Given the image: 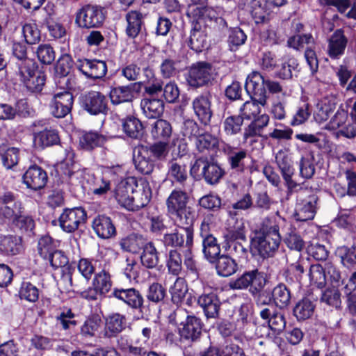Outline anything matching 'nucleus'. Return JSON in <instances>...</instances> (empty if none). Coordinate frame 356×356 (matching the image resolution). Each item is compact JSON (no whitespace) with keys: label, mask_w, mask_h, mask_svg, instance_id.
I'll use <instances>...</instances> for the list:
<instances>
[{"label":"nucleus","mask_w":356,"mask_h":356,"mask_svg":"<svg viewBox=\"0 0 356 356\" xmlns=\"http://www.w3.org/2000/svg\"><path fill=\"white\" fill-rule=\"evenodd\" d=\"M188 188H175L165 201L168 213L173 218L178 227H184L187 232V241L191 240L192 224L195 220V211L188 206L189 195Z\"/></svg>","instance_id":"1"},{"label":"nucleus","mask_w":356,"mask_h":356,"mask_svg":"<svg viewBox=\"0 0 356 356\" xmlns=\"http://www.w3.org/2000/svg\"><path fill=\"white\" fill-rule=\"evenodd\" d=\"M266 280L263 273L259 272L257 269L244 272L236 279L229 281V286L233 290H244L249 288L250 293L253 295H257L256 300L258 305H265L268 304L271 298L265 296L264 293H261L264 287Z\"/></svg>","instance_id":"2"},{"label":"nucleus","mask_w":356,"mask_h":356,"mask_svg":"<svg viewBox=\"0 0 356 356\" xmlns=\"http://www.w3.org/2000/svg\"><path fill=\"white\" fill-rule=\"evenodd\" d=\"M280 242L278 226L268 220L264 222L260 233L252 240V250H256L264 258L273 257L277 251Z\"/></svg>","instance_id":"3"},{"label":"nucleus","mask_w":356,"mask_h":356,"mask_svg":"<svg viewBox=\"0 0 356 356\" xmlns=\"http://www.w3.org/2000/svg\"><path fill=\"white\" fill-rule=\"evenodd\" d=\"M287 45L296 50H302L305 48L304 56L311 73L314 75L317 72L318 60L316 53V43L311 33L296 34L289 38Z\"/></svg>","instance_id":"4"},{"label":"nucleus","mask_w":356,"mask_h":356,"mask_svg":"<svg viewBox=\"0 0 356 356\" xmlns=\"http://www.w3.org/2000/svg\"><path fill=\"white\" fill-rule=\"evenodd\" d=\"M191 173L197 176L201 175L209 185L218 184L225 175L220 165L204 158H200L195 161L191 166Z\"/></svg>","instance_id":"5"},{"label":"nucleus","mask_w":356,"mask_h":356,"mask_svg":"<svg viewBox=\"0 0 356 356\" xmlns=\"http://www.w3.org/2000/svg\"><path fill=\"white\" fill-rule=\"evenodd\" d=\"M81 108L92 115L106 114L108 110L106 97L102 92L90 90L79 97Z\"/></svg>","instance_id":"6"},{"label":"nucleus","mask_w":356,"mask_h":356,"mask_svg":"<svg viewBox=\"0 0 356 356\" xmlns=\"http://www.w3.org/2000/svg\"><path fill=\"white\" fill-rule=\"evenodd\" d=\"M105 19L104 8L97 6L87 5L76 13L75 22L79 27L98 28Z\"/></svg>","instance_id":"7"},{"label":"nucleus","mask_w":356,"mask_h":356,"mask_svg":"<svg viewBox=\"0 0 356 356\" xmlns=\"http://www.w3.org/2000/svg\"><path fill=\"white\" fill-rule=\"evenodd\" d=\"M215 79L214 70L211 64L199 62L190 69L186 81L193 88L207 86Z\"/></svg>","instance_id":"8"},{"label":"nucleus","mask_w":356,"mask_h":356,"mask_svg":"<svg viewBox=\"0 0 356 356\" xmlns=\"http://www.w3.org/2000/svg\"><path fill=\"white\" fill-rule=\"evenodd\" d=\"M86 218V212L81 207L65 209L59 216V225L64 232L72 233L85 223Z\"/></svg>","instance_id":"9"},{"label":"nucleus","mask_w":356,"mask_h":356,"mask_svg":"<svg viewBox=\"0 0 356 356\" xmlns=\"http://www.w3.org/2000/svg\"><path fill=\"white\" fill-rule=\"evenodd\" d=\"M286 0H250V13L256 24L264 23L269 19V15L274 7L284 5Z\"/></svg>","instance_id":"10"},{"label":"nucleus","mask_w":356,"mask_h":356,"mask_svg":"<svg viewBox=\"0 0 356 356\" xmlns=\"http://www.w3.org/2000/svg\"><path fill=\"white\" fill-rule=\"evenodd\" d=\"M266 79L258 72L250 74L245 81V88L250 98H254L261 105L266 104Z\"/></svg>","instance_id":"11"},{"label":"nucleus","mask_w":356,"mask_h":356,"mask_svg":"<svg viewBox=\"0 0 356 356\" xmlns=\"http://www.w3.org/2000/svg\"><path fill=\"white\" fill-rule=\"evenodd\" d=\"M74 104V97L69 91L54 95L50 103L51 113L57 118H63L69 114Z\"/></svg>","instance_id":"12"},{"label":"nucleus","mask_w":356,"mask_h":356,"mask_svg":"<svg viewBox=\"0 0 356 356\" xmlns=\"http://www.w3.org/2000/svg\"><path fill=\"white\" fill-rule=\"evenodd\" d=\"M141 85L142 82H134L126 86L111 88L109 97L112 104L131 103L136 94L140 92Z\"/></svg>","instance_id":"13"},{"label":"nucleus","mask_w":356,"mask_h":356,"mask_svg":"<svg viewBox=\"0 0 356 356\" xmlns=\"http://www.w3.org/2000/svg\"><path fill=\"white\" fill-rule=\"evenodd\" d=\"M192 106L200 122L204 126L209 125L213 116L211 94L205 92L197 95L193 99Z\"/></svg>","instance_id":"14"},{"label":"nucleus","mask_w":356,"mask_h":356,"mask_svg":"<svg viewBox=\"0 0 356 356\" xmlns=\"http://www.w3.org/2000/svg\"><path fill=\"white\" fill-rule=\"evenodd\" d=\"M110 297L122 301L133 309L142 311L144 298L140 292L134 289L114 288Z\"/></svg>","instance_id":"15"},{"label":"nucleus","mask_w":356,"mask_h":356,"mask_svg":"<svg viewBox=\"0 0 356 356\" xmlns=\"http://www.w3.org/2000/svg\"><path fill=\"white\" fill-rule=\"evenodd\" d=\"M137 186V179L134 177H129L122 180L114 190V197L118 204L129 211L131 205L132 192H134Z\"/></svg>","instance_id":"16"},{"label":"nucleus","mask_w":356,"mask_h":356,"mask_svg":"<svg viewBox=\"0 0 356 356\" xmlns=\"http://www.w3.org/2000/svg\"><path fill=\"white\" fill-rule=\"evenodd\" d=\"M275 161L288 189L293 191L298 184L292 179L295 168L291 157L285 152L280 150L276 154Z\"/></svg>","instance_id":"17"},{"label":"nucleus","mask_w":356,"mask_h":356,"mask_svg":"<svg viewBox=\"0 0 356 356\" xmlns=\"http://www.w3.org/2000/svg\"><path fill=\"white\" fill-rule=\"evenodd\" d=\"M76 65L83 74L93 79H101L107 72L106 62L100 60H78Z\"/></svg>","instance_id":"18"},{"label":"nucleus","mask_w":356,"mask_h":356,"mask_svg":"<svg viewBox=\"0 0 356 356\" xmlns=\"http://www.w3.org/2000/svg\"><path fill=\"white\" fill-rule=\"evenodd\" d=\"M318 197L316 194H311L301 200L296 205L294 218L297 221L312 220L316 213Z\"/></svg>","instance_id":"19"},{"label":"nucleus","mask_w":356,"mask_h":356,"mask_svg":"<svg viewBox=\"0 0 356 356\" xmlns=\"http://www.w3.org/2000/svg\"><path fill=\"white\" fill-rule=\"evenodd\" d=\"M223 152L227 157V161L232 170L243 172L247 168L246 161L248 159V151L245 149L232 147L225 144Z\"/></svg>","instance_id":"20"},{"label":"nucleus","mask_w":356,"mask_h":356,"mask_svg":"<svg viewBox=\"0 0 356 356\" xmlns=\"http://www.w3.org/2000/svg\"><path fill=\"white\" fill-rule=\"evenodd\" d=\"M260 316L268 321V328L274 335H279L284 330L286 323L285 316L283 313L275 311L273 306L262 309Z\"/></svg>","instance_id":"21"},{"label":"nucleus","mask_w":356,"mask_h":356,"mask_svg":"<svg viewBox=\"0 0 356 356\" xmlns=\"http://www.w3.org/2000/svg\"><path fill=\"white\" fill-rule=\"evenodd\" d=\"M48 180L47 174L41 167L30 166L23 175V182L27 188L33 191L43 188Z\"/></svg>","instance_id":"22"},{"label":"nucleus","mask_w":356,"mask_h":356,"mask_svg":"<svg viewBox=\"0 0 356 356\" xmlns=\"http://www.w3.org/2000/svg\"><path fill=\"white\" fill-rule=\"evenodd\" d=\"M20 203L15 201L11 192H6L0 195V223L6 219L15 218L21 213Z\"/></svg>","instance_id":"23"},{"label":"nucleus","mask_w":356,"mask_h":356,"mask_svg":"<svg viewBox=\"0 0 356 356\" xmlns=\"http://www.w3.org/2000/svg\"><path fill=\"white\" fill-rule=\"evenodd\" d=\"M187 15L193 26L199 25L202 27L208 22H213V18L216 17V10L209 6L193 5L188 7Z\"/></svg>","instance_id":"24"},{"label":"nucleus","mask_w":356,"mask_h":356,"mask_svg":"<svg viewBox=\"0 0 356 356\" xmlns=\"http://www.w3.org/2000/svg\"><path fill=\"white\" fill-rule=\"evenodd\" d=\"M169 179L172 184H177L183 188H188V179L186 165L177 159H172L168 163V174Z\"/></svg>","instance_id":"25"},{"label":"nucleus","mask_w":356,"mask_h":356,"mask_svg":"<svg viewBox=\"0 0 356 356\" xmlns=\"http://www.w3.org/2000/svg\"><path fill=\"white\" fill-rule=\"evenodd\" d=\"M152 191L149 184L147 181H137V186L132 192V200L129 211H138L145 207L150 201Z\"/></svg>","instance_id":"26"},{"label":"nucleus","mask_w":356,"mask_h":356,"mask_svg":"<svg viewBox=\"0 0 356 356\" xmlns=\"http://www.w3.org/2000/svg\"><path fill=\"white\" fill-rule=\"evenodd\" d=\"M197 304L203 309L207 318H216L218 316L221 302L215 293H202L197 299Z\"/></svg>","instance_id":"27"},{"label":"nucleus","mask_w":356,"mask_h":356,"mask_svg":"<svg viewBox=\"0 0 356 356\" xmlns=\"http://www.w3.org/2000/svg\"><path fill=\"white\" fill-rule=\"evenodd\" d=\"M287 270L292 273L297 281L300 282L306 268L309 267L308 261L302 257L299 252L289 251L286 254Z\"/></svg>","instance_id":"28"},{"label":"nucleus","mask_w":356,"mask_h":356,"mask_svg":"<svg viewBox=\"0 0 356 356\" xmlns=\"http://www.w3.org/2000/svg\"><path fill=\"white\" fill-rule=\"evenodd\" d=\"M184 231L181 233L175 230L173 233L164 234L163 242L166 246L172 248H184L186 250L193 249L194 244V226L192 224V237L191 240L187 241V232L184 227H179Z\"/></svg>","instance_id":"29"},{"label":"nucleus","mask_w":356,"mask_h":356,"mask_svg":"<svg viewBox=\"0 0 356 356\" xmlns=\"http://www.w3.org/2000/svg\"><path fill=\"white\" fill-rule=\"evenodd\" d=\"M348 38L341 29H337L328 41L327 53L333 59H337L345 53Z\"/></svg>","instance_id":"30"},{"label":"nucleus","mask_w":356,"mask_h":356,"mask_svg":"<svg viewBox=\"0 0 356 356\" xmlns=\"http://www.w3.org/2000/svg\"><path fill=\"white\" fill-rule=\"evenodd\" d=\"M136 169L144 175H149L154 169V162L149 159L147 146L138 145L134 150L133 156Z\"/></svg>","instance_id":"31"},{"label":"nucleus","mask_w":356,"mask_h":356,"mask_svg":"<svg viewBox=\"0 0 356 356\" xmlns=\"http://www.w3.org/2000/svg\"><path fill=\"white\" fill-rule=\"evenodd\" d=\"M126 316L120 313H112L105 317L104 335L111 338L116 337L126 327Z\"/></svg>","instance_id":"32"},{"label":"nucleus","mask_w":356,"mask_h":356,"mask_svg":"<svg viewBox=\"0 0 356 356\" xmlns=\"http://www.w3.org/2000/svg\"><path fill=\"white\" fill-rule=\"evenodd\" d=\"M92 228L99 238L104 239L110 238L116 234L111 219L104 215L98 216L93 220Z\"/></svg>","instance_id":"33"},{"label":"nucleus","mask_w":356,"mask_h":356,"mask_svg":"<svg viewBox=\"0 0 356 356\" xmlns=\"http://www.w3.org/2000/svg\"><path fill=\"white\" fill-rule=\"evenodd\" d=\"M201 320L194 316H187L186 323L179 330L181 337L191 341L198 339L202 333Z\"/></svg>","instance_id":"34"},{"label":"nucleus","mask_w":356,"mask_h":356,"mask_svg":"<svg viewBox=\"0 0 356 356\" xmlns=\"http://www.w3.org/2000/svg\"><path fill=\"white\" fill-rule=\"evenodd\" d=\"M237 240L245 241V234L243 227L230 232V240L227 243V250L229 252L238 257H245L247 254V248Z\"/></svg>","instance_id":"35"},{"label":"nucleus","mask_w":356,"mask_h":356,"mask_svg":"<svg viewBox=\"0 0 356 356\" xmlns=\"http://www.w3.org/2000/svg\"><path fill=\"white\" fill-rule=\"evenodd\" d=\"M59 141L58 133L54 129H44L33 135V145L36 148L43 149L56 145Z\"/></svg>","instance_id":"36"},{"label":"nucleus","mask_w":356,"mask_h":356,"mask_svg":"<svg viewBox=\"0 0 356 356\" xmlns=\"http://www.w3.org/2000/svg\"><path fill=\"white\" fill-rule=\"evenodd\" d=\"M335 108L336 102L334 98L326 97L321 99L316 104V111L314 115L315 121L319 124L327 121Z\"/></svg>","instance_id":"37"},{"label":"nucleus","mask_w":356,"mask_h":356,"mask_svg":"<svg viewBox=\"0 0 356 356\" xmlns=\"http://www.w3.org/2000/svg\"><path fill=\"white\" fill-rule=\"evenodd\" d=\"M270 118L266 114H263L252 121L244 129L243 134V143H247L249 138L261 136L263 129L268 124Z\"/></svg>","instance_id":"38"},{"label":"nucleus","mask_w":356,"mask_h":356,"mask_svg":"<svg viewBox=\"0 0 356 356\" xmlns=\"http://www.w3.org/2000/svg\"><path fill=\"white\" fill-rule=\"evenodd\" d=\"M140 107L147 118H157L163 113L164 103L160 99L144 98L141 100Z\"/></svg>","instance_id":"39"},{"label":"nucleus","mask_w":356,"mask_h":356,"mask_svg":"<svg viewBox=\"0 0 356 356\" xmlns=\"http://www.w3.org/2000/svg\"><path fill=\"white\" fill-rule=\"evenodd\" d=\"M126 19L127 35L131 38H136L142 31L143 25L142 14L136 10H131L127 14Z\"/></svg>","instance_id":"40"},{"label":"nucleus","mask_w":356,"mask_h":356,"mask_svg":"<svg viewBox=\"0 0 356 356\" xmlns=\"http://www.w3.org/2000/svg\"><path fill=\"white\" fill-rule=\"evenodd\" d=\"M122 127L124 134L129 138L138 139L143 136V126L141 122L134 116H127L123 119Z\"/></svg>","instance_id":"41"},{"label":"nucleus","mask_w":356,"mask_h":356,"mask_svg":"<svg viewBox=\"0 0 356 356\" xmlns=\"http://www.w3.org/2000/svg\"><path fill=\"white\" fill-rule=\"evenodd\" d=\"M0 159L7 169H10L19 162V149L8 147L4 143L0 144Z\"/></svg>","instance_id":"42"},{"label":"nucleus","mask_w":356,"mask_h":356,"mask_svg":"<svg viewBox=\"0 0 356 356\" xmlns=\"http://www.w3.org/2000/svg\"><path fill=\"white\" fill-rule=\"evenodd\" d=\"M169 292L172 302L177 306L180 305L188 293L186 282L181 277H177L174 284L170 287Z\"/></svg>","instance_id":"43"},{"label":"nucleus","mask_w":356,"mask_h":356,"mask_svg":"<svg viewBox=\"0 0 356 356\" xmlns=\"http://www.w3.org/2000/svg\"><path fill=\"white\" fill-rule=\"evenodd\" d=\"M151 134L155 140L167 142L172 134L171 124L165 120H157L152 124Z\"/></svg>","instance_id":"44"},{"label":"nucleus","mask_w":356,"mask_h":356,"mask_svg":"<svg viewBox=\"0 0 356 356\" xmlns=\"http://www.w3.org/2000/svg\"><path fill=\"white\" fill-rule=\"evenodd\" d=\"M140 261L147 268H154L159 263V253L153 243H147L143 248Z\"/></svg>","instance_id":"45"},{"label":"nucleus","mask_w":356,"mask_h":356,"mask_svg":"<svg viewBox=\"0 0 356 356\" xmlns=\"http://www.w3.org/2000/svg\"><path fill=\"white\" fill-rule=\"evenodd\" d=\"M315 305L308 298H303L298 301L293 308V315L298 321H305L312 317L314 314Z\"/></svg>","instance_id":"46"},{"label":"nucleus","mask_w":356,"mask_h":356,"mask_svg":"<svg viewBox=\"0 0 356 356\" xmlns=\"http://www.w3.org/2000/svg\"><path fill=\"white\" fill-rule=\"evenodd\" d=\"M237 264L229 256L222 255L218 258L216 269L218 275L222 277H229L237 270Z\"/></svg>","instance_id":"47"},{"label":"nucleus","mask_w":356,"mask_h":356,"mask_svg":"<svg viewBox=\"0 0 356 356\" xmlns=\"http://www.w3.org/2000/svg\"><path fill=\"white\" fill-rule=\"evenodd\" d=\"M243 124L242 115H232L225 118L222 122V128L226 135L232 136L241 132Z\"/></svg>","instance_id":"48"},{"label":"nucleus","mask_w":356,"mask_h":356,"mask_svg":"<svg viewBox=\"0 0 356 356\" xmlns=\"http://www.w3.org/2000/svg\"><path fill=\"white\" fill-rule=\"evenodd\" d=\"M106 139L102 135L93 131L83 134L79 140L81 147L86 150H92L104 144Z\"/></svg>","instance_id":"49"},{"label":"nucleus","mask_w":356,"mask_h":356,"mask_svg":"<svg viewBox=\"0 0 356 356\" xmlns=\"http://www.w3.org/2000/svg\"><path fill=\"white\" fill-rule=\"evenodd\" d=\"M207 35L199 25L193 27L190 40L189 46L196 52H200L207 46Z\"/></svg>","instance_id":"50"},{"label":"nucleus","mask_w":356,"mask_h":356,"mask_svg":"<svg viewBox=\"0 0 356 356\" xmlns=\"http://www.w3.org/2000/svg\"><path fill=\"white\" fill-rule=\"evenodd\" d=\"M202 252L204 257L210 261H212L220 255V247L217 239L213 235L202 238Z\"/></svg>","instance_id":"51"},{"label":"nucleus","mask_w":356,"mask_h":356,"mask_svg":"<svg viewBox=\"0 0 356 356\" xmlns=\"http://www.w3.org/2000/svg\"><path fill=\"white\" fill-rule=\"evenodd\" d=\"M102 326L101 318L98 316L88 318L81 326L80 334L85 339H90L96 335Z\"/></svg>","instance_id":"52"},{"label":"nucleus","mask_w":356,"mask_h":356,"mask_svg":"<svg viewBox=\"0 0 356 356\" xmlns=\"http://www.w3.org/2000/svg\"><path fill=\"white\" fill-rule=\"evenodd\" d=\"M300 175L304 179H311L315 173L314 155L313 152L302 155L299 161Z\"/></svg>","instance_id":"53"},{"label":"nucleus","mask_w":356,"mask_h":356,"mask_svg":"<svg viewBox=\"0 0 356 356\" xmlns=\"http://www.w3.org/2000/svg\"><path fill=\"white\" fill-rule=\"evenodd\" d=\"M272 297L275 304L284 308L289 305L291 300V292L284 284H279L272 291Z\"/></svg>","instance_id":"54"},{"label":"nucleus","mask_w":356,"mask_h":356,"mask_svg":"<svg viewBox=\"0 0 356 356\" xmlns=\"http://www.w3.org/2000/svg\"><path fill=\"white\" fill-rule=\"evenodd\" d=\"M311 110L309 104L302 102L296 108L290 124L292 127L302 125L309 120Z\"/></svg>","instance_id":"55"},{"label":"nucleus","mask_w":356,"mask_h":356,"mask_svg":"<svg viewBox=\"0 0 356 356\" xmlns=\"http://www.w3.org/2000/svg\"><path fill=\"white\" fill-rule=\"evenodd\" d=\"M253 205L252 199L249 193L243 195L237 202L225 207L230 217L238 215L241 211H245L251 208Z\"/></svg>","instance_id":"56"},{"label":"nucleus","mask_w":356,"mask_h":356,"mask_svg":"<svg viewBox=\"0 0 356 356\" xmlns=\"http://www.w3.org/2000/svg\"><path fill=\"white\" fill-rule=\"evenodd\" d=\"M22 248L21 239L13 236H4L0 242V250L8 254H17Z\"/></svg>","instance_id":"57"},{"label":"nucleus","mask_w":356,"mask_h":356,"mask_svg":"<svg viewBox=\"0 0 356 356\" xmlns=\"http://www.w3.org/2000/svg\"><path fill=\"white\" fill-rule=\"evenodd\" d=\"M337 254L344 266L353 267L356 264V244L341 246L337 248Z\"/></svg>","instance_id":"58"},{"label":"nucleus","mask_w":356,"mask_h":356,"mask_svg":"<svg viewBox=\"0 0 356 356\" xmlns=\"http://www.w3.org/2000/svg\"><path fill=\"white\" fill-rule=\"evenodd\" d=\"M165 296V289L159 282H153L149 284L146 292L147 300L154 304H159L163 302Z\"/></svg>","instance_id":"59"},{"label":"nucleus","mask_w":356,"mask_h":356,"mask_svg":"<svg viewBox=\"0 0 356 356\" xmlns=\"http://www.w3.org/2000/svg\"><path fill=\"white\" fill-rule=\"evenodd\" d=\"M309 277L311 282L318 288L325 285L327 275L325 270L321 264H313L309 266Z\"/></svg>","instance_id":"60"},{"label":"nucleus","mask_w":356,"mask_h":356,"mask_svg":"<svg viewBox=\"0 0 356 356\" xmlns=\"http://www.w3.org/2000/svg\"><path fill=\"white\" fill-rule=\"evenodd\" d=\"M35 54L38 60L43 65H50L56 58V52L50 44H40Z\"/></svg>","instance_id":"61"},{"label":"nucleus","mask_w":356,"mask_h":356,"mask_svg":"<svg viewBox=\"0 0 356 356\" xmlns=\"http://www.w3.org/2000/svg\"><path fill=\"white\" fill-rule=\"evenodd\" d=\"M160 70L163 78L174 77L179 72V61L172 58H165L161 63Z\"/></svg>","instance_id":"62"},{"label":"nucleus","mask_w":356,"mask_h":356,"mask_svg":"<svg viewBox=\"0 0 356 356\" xmlns=\"http://www.w3.org/2000/svg\"><path fill=\"white\" fill-rule=\"evenodd\" d=\"M284 242L290 249V251L299 252L301 253L305 247V242L302 237L295 229H291L286 233L284 238Z\"/></svg>","instance_id":"63"},{"label":"nucleus","mask_w":356,"mask_h":356,"mask_svg":"<svg viewBox=\"0 0 356 356\" xmlns=\"http://www.w3.org/2000/svg\"><path fill=\"white\" fill-rule=\"evenodd\" d=\"M17 64L18 66V73L22 81L32 77L35 74L37 65L33 59L26 58L18 61Z\"/></svg>","instance_id":"64"}]
</instances>
